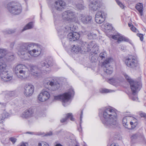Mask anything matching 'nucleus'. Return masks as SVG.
<instances>
[{
	"label": "nucleus",
	"instance_id": "nucleus-1",
	"mask_svg": "<svg viewBox=\"0 0 146 146\" xmlns=\"http://www.w3.org/2000/svg\"><path fill=\"white\" fill-rule=\"evenodd\" d=\"M13 71L17 77L21 80L27 78L31 74L35 78L41 75V71L38 67L33 65H30L28 68L25 65L18 64L14 66Z\"/></svg>",
	"mask_w": 146,
	"mask_h": 146
},
{
	"label": "nucleus",
	"instance_id": "nucleus-2",
	"mask_svg": "<svg viewBox=\"0 0 146 146\" xmlns=\"http://www.w3.org/2000/svg\"><path fill=\"white\" fill-rule=\"evenodd\" d=\"M41 52L40 46L31 43H25L22 44L18 49V54L25 60H29L31 56L36 57Z\"/></svg>",
	"mask_w": 146,
	"mask_h": 146
},
{
	"label": "nucleus",
	"instance_id": "nucleus-3",
	"mask_svg": "<svg viewBox=\"0 0 146 146\" xmlns=\"http://www.w3.org/2000/svg\"><path fill=\"white\" fill-rule=\"evenodd\" d=\"M99 115L102 123L108 128H113L117 124L116 113L111 107L106 108L103 111L102 115L99 114Z\"/></svg>",
	"mask_w": 146,
	"mask_h": 146
},
{
	"label": "nucleus",
	"instance_id": "nucleus-4",
	"mask_svg": "<svg viewBox=\"0 0 146 146\" xmlns=\"http://www.w3.org/2000/svg\"><path fill=\"white\" fill-rule=\"evenodd\" d=\"M74 93L72 89H70L67 92L64 93L62 94L54 96V100H60L61 101L63 105L66 106L70 103L69 100L71 96Z\"/></svg>",
	"mask_w": 146,
	"mask_h": 146
},
{
	"label": "nucleus",
	"instance_id": "nucleus-5",
	"mask_svg": "<svg viewBox=\"0 0 146 146\" xmlns=\"http://www.w3.org/2000/svg\"><path fill=\"white\" fill-rule=\"evenodd\" d=\"M123 75L127 81L129 83L130 88L133 95L136 94L141 88L142 85L141 81L134 80L125 73H123Z\"/></svg>",
	"mask_w": 146,
	"mask_h": 146
},
{
	"label": "nucleus",
	"instance_id": "nucleus-6",
	"mask_svg": "<svg viewBox=\"0 0 146 146\" xmlns=\"http://www.w3.org/2000/svg\"><path fill=\"white\" fill-rule=\"evenodd\" d=\"M137 119L132 116H126L122 119L123 125L126 128L130 129V125L131 128L134 129L137 125Z\"/></svg>",
	"mask_w": 146,
	"mask_h": 146
},
{
	"label": "nucleus",
	"instance_id": "nucleus-7",
	"mask_svg": "<svg viewBox=\"0 0 146 146\" xmlns=\"http://www.w3.org/2000/svg\"><path fill=\"white\" fill-rule=\"evenodd\" d=\"M62 17L63 20L69 23L79 22L75 12L71 10L64 11L62 13Z\"/></svg>",
	"mask_w": 146,
	"mask_h": 146
},
{
	"label": "nucleus",
	"instance_id": "nucleus-8",
	"mask_svg": "<svg viewBox=\"0 0 146 146\" xmlns=\"http://www.w3.org/2000/svg\"><path fill=\"white\" fill-rule=\"evenodd\" d=\"M7 8L10 13L14 15H18L22 11L21 5L14 2L9 3L7 5Z\"/></svg>",
	"mask_w": 146,
	"mask_h": 146
},
{
	"label": "nucleus",
	"instance_id": "nucleus-9",
	"mask_svg": "<svg viewBox=\"0 0 146 146\" xmlns=\"http://www.w3.org/2000/svg\"><path fill=\"white\" fill-rule=\"evenodd\" d=\"M6 68L7 65L5 63H0V76L3 81H8L12 79V77L8 73Z\"/></svg>",
	"mask_w": 146,
	"mask_h": 146
},
{
	"label": "nucleus",
	"instance_id": "nucleus-10",
	"mask_svg": "<svg viewBox=\"0 0 146 146\" xmlns=\"http://www.w3.org/2000/svg\"><path fill=\"white\" fill-rule=\"evenodd\" d=\"M113 62V59L110 57L106 59L102 63V67L104 68V72L108 75L111 74L113 73V68L109 64Z\"/></svg>",
	"mask_w": 146,
	"mask_h": 146
},
{
	"label": "nucleus",
	"instance_id": "nucleus-11",
	"mask_svg": "<svg viewBox=\"0 0 146 146\" xmlns=\"http://www.w3.org/2000/svg\"><path fill=\"white\" fill-rule=\"evenodd\" d=\"M82 46L85 49V51L92 50L93 52L96 54H97L99 50L98 46L94 42H92L88 44L85 42L82 44Z\"/></svg>",
	"mask_w": 146,
	"mask_h": 146
},
{
	"label": "nucleus",
	"instance_id": "nucleus-12",
	"mask_svg": "<svg viewBox=\"0 0 146 146\" xmlns=\"http://www.w3.org/2000/svg\"><path fill=\"white\" fill-rule=\"evenodd\" d=\"M125 62L128 67L134 68L138 65V62L137 58L134 56H130L126 58Z\"/></svg>",
	"mask_w": 146,
	"mask_h": 146
},
{
	"label": "nucleus",
	"instance_id": "nucleus-13",
	"mask_svg": "<svg viewBox=\"0 0 146 146\" xmlns=\"http://www.w3.org/2000/svg\"><path fill=\"white\" fill-rule=\"evenodd\" d=\"M104 7V4L102 2H98L97 0H90L89 9L91 11H95Z\"/></svg>",
	"mask_w": 146,
	"mask_h": 146
},
{
	"label": "nucleus",
	"instance_id": "nucleus-14",
	"mask_svg": "<svg viewBox=\"0 0 146 146\" xmlns=\"http://www.w3.org/2000/svg\"><path fill=\"white\" fill-rule=\"evenodd\" d=\"M106 14L103 11H98L95 15V20L98 23L101 24L105 21Z\"/></svg>",
	"mask_w": 146,
	"mask_h": 146
},
{
	"label": "nucleus",
	"instance_id": "nucleus-15",
	"mask_svg": "<svg viewBox=\"0 0 146 146\" xmlns=\"http://www.w3.org/2000/svg\"><path fill=\"white\" fill-rule=\"evenodd\" d=\"M34 91V87L31 84H26L24 87V94L26 96L32 95Z\"/></svg>",
	"mask_w": 146,
	"mask_h": 146
},
{
	"label": "nucleus",
	"instance_id": "nucleus-16",
	"mask_svg": "<svg viewBox=\"0 0 146 146\" xmlns=\"http://www.w3.org/2000/svg\"><path fill=\"white\" fill-rule=\"evenodd\" d=\"M50 97V95L48 91L42 90L38 96V100L41 102H43L48 100Z\"/></svg>",
	"mask_w": 146,
	"mask_h": 146
},
{
	"label": "nucleus",
	"instance_id": "nucleus-17",
	"mask_svg": "<svg viewBox=\"0 0 146 146\" xmlns=\"http://www.w3.org/2000/svg\"><path fill=\"white\" fill-rule=\"evenodd\" d=\"M79 19L83 23L86 24L90 22L92 18L91 16L89 15L80 14L79 15Z\"/></svg>",
	"mask_w": 146,
	"mask_h": 146
},
{
	"label": "nucleus",
	"instance_id": "nucleus-18",
	"mask_svg": "<svg viewBox=\"0 0 146 146\" xmlns=\"http://www.w3.org/2000/svg\"><path fill=\"white\" fill-rule=\"evenodd\" d=\"M6 50L3 48H0V54L3 55H6V57L9 61H12L14 59V56L12 53H7ZM2 56H0V59L2 58Z\"/></svg>",
	"mask_w": 146,
	"mask_h": 146
},
{
	"label": "nucleus",
	"instance_id": "nucleus-19",
	"mask_svg": "<svg viewBox=\"0 0 146 146\" xmlns=\"http://www.w3.org/2000/svg\"><path fill=\"white\" fill-rule=\"evenodd\" d=\"M80 37V34L76 32H72L68 35L67 38L70 41H74L78 39Z\"/></svg>",
	"mask_w": 146,
	"mask_h": 146
},
{
	"label": "nucleus",
	"instance_id": "nucleus-20",
	"mask_svg": "<svg viewBox=\"0 0 146 146\" xmlns=\"http://www.w3.org/2000/svg\"><path fill=\"white\" fill-rule=\"evenodd\" d=\"M33 111L31 108H29L25 110L21 114V116L23 118L27 119L32 117Z\"/></svg>",
	"mask_w": 146,
	"mask_h": 146
},
{
	"label": "nucleus",
	"instance_id": "nucleus-21",
	"mask_svg": "<svg viewBox=\"0 0 146 146\" xmlns=\"http://www.w3.org/2000/svg\"><path fill=\"white\" fill-rule=\"evenodd\" d=\"M56 29L59 35H64L65 32H67L69 31L73 30V29L71 27H65L64 29H63L62 27L59 26H56Z\"/></svg>",
	"mask_w": 146,
	"mask_h": 146
},
{
	"label": "nucleus",
	"instance_id": "nucleus-22",
	"mask_svg": "<svg viewBox=\"0 0 146 146\" xmlns=\"http://www.w3.org/2000/svg\"><path fill=\"white\" fill-rule=\"evenodd\" d=\"M65 3L63 1L59 0L55 2V7L58 11H62L65 7Z\"/></svg>",
	"mask_w": 146,
	"mask_h": 146
},
{
	"label": "nucleus",
	"instance_id": "nucleus-23",
	"mask_svg": "<svg viewBox=\"0 0 146 146\" xmlns=\"http://www.w3.org/2000/svg\"><path fill=\"white\" fill-rule=\"evenodd\" d=\"M112 38L115 40H117V42L119 43L122 41H128L129 40L125 37L120 36L119 35H116L112 36Z\"/></svg>",
	"mask_w": 146,
	"mask_h": 146
},
{
	"label": "nucleus",
	"instance_id": "nucleus-24",
	"mask_svg": "<svg viewBox=\"0 0 146 146\" xmlns=\"http://www.w3.org/2000/svg\"><path fill=\"white\" fill-rule=\"evenodd\" d=\"M41 64L42 66H46V67L48 68L52 65V63L51 60H46L45 61H42Z\"/></svg>",
	"mask_w": 146,
	"mask_h": 146
},
{
	"label": "nucleus",
	"instance_id": "nucleus-25",
	"mask_svg": "<svg viewBox=\"0 0 146 146\" xmlns=\"http://www.w3.org/2000/svg\"><path fill=\"white\" fill-rule=\"evenodd\" d=\"M120 81L117 79L113 78L109 79L108 82L113 85L117 86L119 84Z\"/></svg>",
	"mask_w": 146,
	"mask_h": 146
},
{
	"label": "nucleus",
	"instance_id": "nucleus-26",
	"mask_svg": "<svg viewBox=\"0 0 146 146\" xmlns=\"http://www.w3.org/2000/svg\"><path fill=\"white\" fill-rule=\"evenodd\" d=\"M70 118V120L72 121L74 120V118L73 117L72 114L71 113H68L66 115V117L64 118H62L60 120L61 123H64L66 122L68 119Z\"/></svg>",
	"mask_w": 146,
	"mask_h": 146
},
{
	"label": "nucleus",
	"instance_id": "nucleus-27",
	"mask_svg": "<svg viewBox=\"0 0 146 146\" xmlns=\"http://www.w3.org/2000/svg\"><path fill=\"white\" fill-rule=\"evenodd\" d=\"M82 50V48L78 45H74L72 47L71 51L75 53L80 52Z\"/></svg>",
	"mask_w": 146,
	"mask_h": 146
},
{
	"label": "nucleus",
	"instance_id": "nucleus-28",
	"mask_svg": "<svg viewBox=\"0 0 146 146\" xmlns=\"http://www.w3.org/2000/svg\"><path fill=\"white\" fill-rule=\"evenodd\" d=\"M136 9L139 12L140 15L141 16L143 15V6L142 4L138 3L135 6Z\"/></svg>",
	"mask_w": 146,
	"mask_h": 146
},
{
	"label": "nucleus",
	"instance_id": "nucleus-29",
	"mask_svg": "<svg viewBox=\"0 0 146 146\" xmlns=\"http://www.w3.org/2000/svg\"><path fill=\"white\" fill-rule=\"evenodd\" d=\"M9 116V114L5 111H4L3 114L0 117V123H2L5 118L8 117Z\"/></svg>",
	"mask_w": 146,
	"mask_h": 146
},
{
	"label": "nucleus",
	"instance_id": "nucleus-30",
	"mask_svg": "<svg viewBox=\"0 0 146 146\" xmlns=\"http://www.w3.org/2000/svg\"><path fill=\"white\" fill-rule=\"evenodd\" d=\"M139 136H141L143 138L144 137L143 135V134L139 133H137L132 135L131 136V138L132 140H134L137 139Z\"/></svg>",
	"mask_w": 146,
	"mask_h": 146
},
{
	"label": "nucleus",
	"instance_id": "nucleus-31",
	"mask_svg": "<svg viewBox=\"0 0 146 146\" xmlns=\"http://www.w3.org/2000/svg\"><path fill=\"white\" fill-rule=\"evenodd\" d=\"M33 27V23L31 22L28 24H27L22 29V31H24L31 29Z\"/></svg>",
	"mask_w": 146,
	"mask_h": 146
},
{
	"label": "nucleus",
	"instance_id": "nucleus-32",
	"mask_svg": "<svg viewBox=\"0 0 146 146\" xmlns=\"http://www.w3.org/2000/svg\"><path fill=\"white\" fill-rule=\"evenodd\" d=\"M49 85L51 86H53L55 88H56L55 89L56 90L58 89L57 87H58L59 85L58 84H57V82H56L54 80H53V81H51L49 82Z\"/></svg>",
	"mask_w": 146,
	"mask_h": 146
},
{
	"label": "nucleus",
	"instance_id": "nucleus-33",
	"mask_svg": "<svg viewBox=\"0 0 146 146\" xmlns=\"http://www.w3.org/2000/svg\"><path fill=\"white\" fill-rule=\"evenodd\" d=\"M4 94L6 95V96L10 97L14 96H15V93L14 91H7L4 92Z\"/></svg>",
	"mask_w": 146,
	"mask_h": 146
},
{
	"label": "nucleus",
	"instance_id": "nucleus-34",
	"mask_svg": "<svg viewBox=\"0 0 146 146\" xmlns=\"http://www.w3.org/2000/svg\"><path fill=\"white\" fill-rule=\"evenodd\" d=\"M15 31V29L5 30L3 31V33L5 34H10L13 33Z\"/></svg>",
	"mask_w": 146,
	"mask_h": 146
},
{
	"label": "nucleus",
	"instance_id": "nucleus-35",
	"mask_svg": "<svg viewBox=\"0 0 146 146\" xmlns=\"http://www.w3.org/2000/svg\"><path fill=\"white\" fill-rule=\"evenodd\" d=\"M100 91L102 93H108L114 92V90L104 88L100 89Z\"/></svg>",
	"mask_w": 146,
	"mask_h": 146
},
{
	"label": "nucleus",
	"instance_id": "nucleus-36",
	"mask_svg": "<svg viewBox=\"0 0 146 146\" xmlns=\"http://www.w3.org/2000/svg\"><path fill=\"white\" fill-rule=\"evenodd\" d=\"M104 28L106 30H111L112 28L111 24L109 23H106L104 25Z\"/></svg>",
	"mask_w": 146,
	"mask_h": 146
},
{
	"label": "nucleus",
	"instance_id": "nucleus-37",
	"mask_svg": "<svg viewBox=\"0 0 146 146\" xmlns=\"http://www.w3.org/2000/svg\"><path fill=\"white\" fill-rule=\"evenodd\" d=\"M76 8L78 10H82L84 9V6L82 3H78L76 5Z\"/></svg>",
	"mask_w": 146,
	"mask_h": 146
},
{
	"label": "nucleus",
	"instance_id": "nucleus-38",
	"mask_svg": "<svg viewBox=\"0 0 146 146\" xmlns=\"http://www.w3.org/2000/svg\"><path fill=\"white\" fill-rule=\"evenodd\" d=\"M128 26L129 27H130L131 30L133 32H135L137 31V30L136 28L132 24L129 23Z\"/></svg>",
	"mask_w": 146,
	"mask_h": 146
},
{
	"label": "nucleus",
	"instance_id": "nucleus-39",
	"mask_svg": "<svg viewBox=\"0 0 146 146\" xmlns=\"http://www.w3.org/2000/svg\"><path fill=\"white\" fill-rule=\"evenodd\" d=\"M88 38L90 39H94L96 36V35L95 34H92L91 33H89L87 35Z\"/></svg>",
	"mask_w": 146,
	"mask_h": 146
},
{
	"label": "nucleus",
	"instance_id": "nucleus-40",
	"mask_svg": "<svg viewBox=\"0 0 146 146\" xmlns=\"http://www.w3.org/2000/svg\"><path fill=\"white\" fill-rule=\"evenodd\" d=\"M38 146H49L46 143L44 142H39L38 144Z\"/></svg>",
	"mask_w": 146,
	"mask_h": 146
},
{
	"label": "nucleus",
	"instance_id": "nucleus-41",
	"mask_svg": "<svg viewBox=\"0 0 146 146\" xmlns=\"http://www.w3.org/2000/svg\"><path fill=\"white\" fill-rule=\"evenodd\" d=\"M118 5L122 9H123L124 7V5L119 0H115Z\"/></svg>",
	"mask_w": 146,
	"mask_h": 146
},
{
	"label": "nucleus",
	"instance_id": "nucleus-42",
	"mask_svg": "<svg viewBox=\"0 0 146 146\" xmlns=\"http://www.w3.org/2000/svg\"><path fill=\"white\" fill-rule=\"evenodd\" d=\"M106 56V53L105 52L101 53L100 54L99 57L102 59L104 58Z\"/></svg>",
	"mask_w": 146,
	"mask_h": 146
},
{
	"label": "nucleus",
	"instance_id": "nucleus-43",
	"mask_svg": "<svg viewBox=\"0 0 146 146\" xmlns=\"http://www.w3.org/2000/svg\"><path fill=\"white\" fill-rule=\"evenodd\" d=\"M135 94H136L134 95H133L132 94V96L130 97V98L133 101H137L138 100V98L136 96H135Z\"/></svg>",
	"mask_w": 146,
	"mask_h": 146
},
{
	"label": "nucleus",
	"instance_id": "nucleus-44",
	"mask_svg": "<svg viewBox=\"0 0 146 146\" xmlns=\"http://www.w3.org/2000/svg\"><path fill=\"white\" fill-rule=\"evenodd\" d=\"M137 36L140 38V40L141 41H142L143 39V35L141 34H137Z\"/></svg>",
	"mask_w": 146,
	"mask_h": 146
},
{
	"label": "nucleus",
	"instance_id": "nucleus-45",
	"mask_svg": "<svg viewBox=\"0 0 146 146\" xmlns=\"http://www.w3.org/2000/svg\"><path fill=\"white\" fill-rule=\"evenodd\" d=\"M10 139L13 143H14L16 141V139L15 138L13 137L10 138Z\"/></svg>",
	"mask_w": 146,
	"mask_h": 146
},
{
	"label": "nucleus",
	"instance_id": "nucleus-46",
	"mask_svg": "<svg viewBox=\"0 0 146 146\" xmlns=\"http://www.w3.org/2000/svg\"><path fill=\"white\" fill-rule=\"evenodd\" d=\"M140 115L141 117H144L146 118V114L144 113H141L140 114Z\"/></svg>",
	"mask_w": 146,
	"mask_h": 146
},
{
	"label": "nucleus",
	"instance_id": "nucleus-47",
	"mask_svg": "<svg viewBox=\"0 0 146 146\" xmlns=\"http://www.w3.org/2000/svg\"><path fill=\"white\" fill-rule=\"evenodd\" d=\"M52 132L50 131L47 133L45 135L46 136H50L52 135Z\"/></svg>",
	"mask_w": 146,
	"mask_h": 146
},
{
	"label": "nucleus",
	"instance_id": "nucleus-48",
	"mask_svg": "<svg viewBox=\"0 0 146 146\" xmlns=\"http://www.w3.org/2000/svg\"><path fill=\"white\" fill-rule=\"evenodd\" d=\"M82 114H83V111H82L81 112V113L80 115V123H81L82 121Z\"/></svg>",
	"mask_w": 146,
	"mask_h": 146
},
{
	"label": "nucleus",
	"instance_id": "nucleus-49",
	"mask_svg": "<svg viewBox=\"0 0 146 146\" xmlns=\"http://www.w3.org/2000/svg\"><path fill=\"white\" fill-rule=\"evenodd\" d=\"M26 143H23L21 144L20 146H26Z\"/></svg>",
	"mask_w": 146,
	"mask_h": 146
},
{
	"label": "nucleus",
	"instance_id": "nucleus-50",
	"mask_svg": "<svg viewBox=\"0 0 146 146\" xmlns=\"http://www.w3.org/2000/svg\"><path fill=\"white\" fill-rule=\"evenodd\" d=\"M110 146H118V145L115 143H112L111 144Z\"/></svg>",
	"mask_w": 146,
	"mask_h": 146
},
{
	"label": "nucleus",
	"instance_id": "nucleus-51",
	"mask_svg": "<svg viewBox=\"0 0 146 146\" xmlns=\"http://www.w3.org/2000/svg\"><path fill=\"white\" fill-rule=\"evenodd\" d=\"M55 146H63L60 143H57L56 144Z\"/></svg>",
	"mask_w": 146,
	"mask_h": 146
},
{
	"label": "nucleus",
	"instance_id": "nucleus-52",
	"mask_svg": "<svg viewBox=\"0 0 146 146\" xmlns=\"http://www.w3.org/2000/svg\"><path fill=\"white\" fill-rule=\"evenodd\" d=\"M27 133H28L30 134H32L33 133L31 132H27Z\"/></svg>",
	"mask_w": 146,
	"mask_h": 146
},
{
	"label": "nucleus",
	"instance_id": "nucleus-53",
	"mask_svg": "<svg viewBox=\"0 0 146 146\" xmlns=\"http://www.w3.org/2000/svg\"><path fill=\"white\" fill-rule=\"evenodd\" d=\"M79 131H82V129H81V128H80V129H79Z\"/></svg>",
	"mask_w": 146,
	"mask_h": 146
},
{
	"label": "nucleus",
	"instance_id": "nucleus-54",
	"mask_svg": "<svg viewBox=\"0 0 146 146\" xmlns=\"http://www.w3.org/2000/svg\"><path fill=\"white\" fill-rule=\"evenodd\" d=\"M84 146H86V145H84Z\"/></svg>",
	"mask_w": 146,
	"mask_h": 146
}]
</instances>
